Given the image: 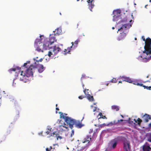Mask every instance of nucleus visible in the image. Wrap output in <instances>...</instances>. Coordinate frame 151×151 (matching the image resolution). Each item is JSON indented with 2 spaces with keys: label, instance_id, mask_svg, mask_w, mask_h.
<instances>
[{
  "label": "nucleus",
  "instance_id": "nucleus-28",
  "mask_svg": "<svg viewBox=\"0 0 151 151\" xmlns=\"http://www.w3.org/2000/svg\"><path fill=\"white\" fill-rule=\"evenodd\" d=\"M127 77H125V76H122V77H121V78L122 81H126V80Z\"/></svg>",
  "mask_w": 151,
  "mask_h": 151
},
{
  "label": "nucleus",
  "instance_id": "nucleus-20",
  "mask_svg": "<svg viewBox=\"0 0 151 151\" xmlns=\"http://www.w3.org/2000/svg\"><path fill=\"white\" fill-rule=\"evenodd\" d=\"M100 116V117L98 118V119H99L101 118H102L103 119H107V118L105 116H103L102 115V113L101 112H100L99 113L98 116Z\"/></svg>",
  "mask_w": 151,
  "mask_h": 151
},
{
  "label": "nucleus",
  "instance_id": "nucleus-60",
  "mask_svg": "<svg viewBox=\"0 0 151 151\" xmlns=\"http://www.w3.org/2000/svg\"><path fill=\"white\" fill-rule=\"evenodd\" d=\"M109 83H108L106 84V86H108Z\"/></svg>",
  "mask_w": 151,
  "mask_h": 151
},
{
  "label": "nucleus",
  "instance_id": "nucleus-15",
  "mask_svg": "<svg viewBox=\"0 0 151 151\" xmlns=\"http://www.w3.org/2000/svg\"><path fill=\"white\" fill-rule=\"evenodd\" d=\"M93 0H88L87 1V2L88 3V8L91 11H92V9L94 6V5L92 4L93 1Z\"/></svg>",
  "mask_w": 151,
  "mask_h": 151
},
{
  "label": "nucleus",
  "instance_id": "nucleus-53",
  "mask_svg": "<svg viewBox=\"0 0 151 151\" xmlns=\"http://www.w3.org/2000/svg\"><path fill=\"white\" fill-rule=\"evenodd\" d=\"M148 86H146L145 88L147 90Z\"/></svg>",
  "mask_w": 151,
  "mask_h": 151
},
{
  "label": "nucleus",
  "instance_id": "nucleus-2",
  "mask_svg": "<svg viewBox=\"0 0 151 151\" xmlns=\"http://www.w3.org/2000/svg\"><path fill=\"white\" fill-rule=\"evenodd\" d=\"M56 41L57 40L54 36H52V35H50L49 37V40L47 41L44 42L43 45L42 49H40L39 47H37V51L39 52H43L44 50H49V45H51Z\"/></svg>",
  "mask_w": 151,
  "mask_h": 151
},
{
  "label": "nucleus",
  "instance_id": "nucleus-56",
  "mask_svg": "<svg viewBox=\"0 0 151 151\" xmlns=\"http://www.w3.org/2000/svg\"><path fill=\"white\" fill-rule=\"evenodd\" d=\"M144 58L145 59H147V58Z\"/></svg>",
  "mask_w": 151,
  "mask_h": 151
},
{
  "label": "nucleus",
  "instance_id": "nucleus-24",
  "mask_svg": "<svg viewBox=\"0 0 151 151\" xmlns=\"http://www.w3.org/2000/svg\"><path fill=\"white\" fill-rule=\"evenodd\" d=\"M126 82H127L129 83H132L133 82V81L131 78H129V77H127Z\"/></svg>",
  "mask_w": 151,
  "mask_h": 151
},
{
  "label": "nucleus",
  "instance_id": "nucleus-45",
  "mask_svg": "<svg viewBox=\"0 0 151 151\" xmlns=\"http://www.w3.org/2000/svg\"><path fill=\"white\" fill-rule=\"evenodd\" d=\"M147 90H151V86H148Z\"/></svg>",
  "mask_w": 151,
  "mask_h": 151
},
{
  "label": "nucleus",
  "instance_id": "nucleus-23",
  "mask_svg": "<svg viewBox=\"0 0 151 151\" xmlns=\"http://www.w3.org/2000/svg\"><path fill=\"white\" fill-rule=\"evenodd\" d=\"M132 83H133L134 84L139 86H142V84L139 83L137 81H133V82Z\"/></svg>",
  "mask_w": 151,
  "mask_h": 151
},
{
  "label": "nucleus",
  "instance_id": "nucleus-43",
  "mask_svg": "<svg viewBox=\"0 0 151 151\" xmlns=\"http://www.w3.org/2000/svg\"><path fill=\"white\" fill-rule=\"evenodd\" d=\"M151 59V56H150L147 59V61Z\"/></svg>",
  "mask_w": 151,
  "mask_h": 151
},
{
  "label": "nucleus",
  "instance_id": "nucleus-35",
  "mask_svg": "<svg viewBox=\"0 0 151 151\" xmlns=\"http://www.w3.org/2000/svg\"><path fill=\"white\" fill-rule=\"evenodd\" d=\"M80 40H76L74 42V44L76 45V46L77 45L78 43L79 42Z\"/></svg>",
  "mask_w": 151,
  "mask_h": 151
},
{
  "label": "nucleus",
  "instance_id": "nucleus-50",
  "mask_svg": "<svg viewBox=\"0 0 151 151\" xmlns=\"http://www.w3.org/2000/svg\"><path fill=\"white\" fill-rule=\"evenodd\" d=\"M56 110L58 111L59 110V109L58 108L56 107Z\"/></svg>",
  "mask_w": 151,
  "mask_h": 151
},
{
  "label": "nucleus",
  "instance_id": "nucleus-36",
  "mask_svg": "<svg viewBox=\"0 0 151 151\" xmlns=\"http://www.w3.org/2000/svg\"><path fill=\"white\" fill-rule=\"evenodd\" d=\"M74 135V130H72L71 131V134L70 137H72Z\"/></svg>",
  "mask_w": 151,
  "mask_h": 151
},
{
  "label": "nucleus",
  "instance_id": "nucleus-63",
  "mask_svg": "<svg viewBox=\"0 0 151 151\" xmlns=\"http://www.w3.org/2000/svg\"><path fill=\"white\" fill-rule=\"evenodd\" d=\"M150 2H151V0H150Z\"/></svg>",
  "mask_w": 151,
  "mask_h": 151
},
{
  "label": "nucleus",
  "instance_id": "nucleus-58",
  "mask_svg": "<svg viewBox=\"0 0 151 151\" xmlns=\"http://www.w3.org/2000/svg\"><path fill=\"white\" fill-rule=\"evenodd\" d=\"M57 106H58L57 104H56V107H57Z\"/></svg>",
  "mask_w": 151,
  "mask_h": 151
},
{
  "label": "nucleus",
  "instance_id": "nucleus-16",
  "mask_svg": "<svg viewBox=\"0 0 151 151\" xmlns=\"http://www.w3.org/2000/svg\"><path fill=\"white\" fill-rule=\"evenodd\" d=\"M118 141L116 139H114L111 140L110 142V144L111 145L112 147L115 148L117 144Z\"/></svg>",
  "mask_w": 151,
  "mask_h": 151
},
{
  "label": "nucleus",
  "instance_id": "nucleus-46",
  "mask_svg": "<svg viewBox=\"0 0 151 151\" xmlns=\"http://www.w3.org/2000/svg\"><path fill=\"white\" fill-rule=\"evenodd\" d=\"M142 86L145 89V88H146V86H145V85H144L143 84H142V86Z\"/></svg>",
  "mask_w": 151,
  "mask_h": 151
},
{
  "label": "nucleus",
  "instance_id": "nucleus-33",
  "mask_svg": "<svg viewBox=\"0 0 151 151\" xmlns=\"http://www.w3.org/2000/svg\"><path fill=\"white\" fill-rule=\"evenodd\" d=\"M55 133H56V132H54L53 133L50 134H49V137H50L51 136H54L55 134Z\"/></svg>",
  "mask_w": 151,
  "mask_h": 151
},
{
  "label": "nucleus",
  "instance_id": "nucleus-21",
  "mask_svg": "<svg viewBox=\"0 0 151 151\" xmlns=\"http://www.w3.org/2000/svg\"><path fill=\"white\" fill-rule=\"evenodd\" d=\"M134 120L136 123H137V122L138 124L139 125H140L141 122H142V120L141 119L139 118H138L137 120H136L135 119H134Z\"/></svg>",
  "mask_w": 151,
  "mask_h": 151
},
{
  "label": "nucleus",
  "instance_id": "nucleus-1",
  "mask_svg": "<svg viewBox=\"0 0 151 151\" xmlns=\"http://www.w3.org/2000/svg\"><path fill=\"white\" fill-rule=\"evenodd\" d=\"M58 113L60 114L61 117H62L65 119V122L68 125H69L71 129L73 128V125L78 128H81L83 126V125L79 121L72 119L68 116H65L63 114L62 112H59Z\"/></svg>",
  "mask_w": 151,
  "mask_h": 151
},
{
  "label": "nucleus",
  "instance_id": "nucleus-30",
  "mask_svg": "<svg viewBox=\"0 0 151 151\" xmlns=\"http://www.w3.org/2000/svg\"><path fill=\"white\" fill-rule=\"evenodd\" d=\"M52 128H49L48 129V130L46 132V133L47 134H49L50 132L51 131Z\"/></svg>",
  "mask_w": 151,
  "mask_h": 151
},
{
  "label": "nucleus",
  "instance_id": "nucleus-17",
  "mask_svg": "<svg viewBox=\"0 0 151 151\" xmlns=\"http://www.w3.org/2000/svg\"><path fill=\"white\" fill-rule=\"evenodd\" d=\"M142 149L143 151H150L151 148L148 145H144L143 146Z\"/></svg>",
  "mask_w": 151,
  "mask_h": 151
},
{
  "label": "nucleus",
  "instance_id": "nucleus-19",
  "mask_svg": "<svg viewBox=\"0 0 151 151\" xmlns=\"http://www.w3.org/2000/svg\"><path fill=\"white\" fill-rule=\"evenodd\" d=\"M72 46H70V47L68 48L67 49H64V54L65 55L67 53H68L70 52L71 48H72V46L73 45V43L72 42Z\"/></svg>",
  "mask_w": 151,
  "mask_h": 151
},
{
  "label": "nucleus",
  "instance_id": "nucleus-49",
  "mask_svg": "<svg viewBox=\"0 0 151 151\" xmlns=\"http://www.w3.org/2000/svg\"><path fill=\"white\" fill-rule=\"evenodd\" d=\"M15 84H16V83H14V80L13 81V86H14Z\"/></svg>",
  "mask_w": 151,
  "mask_h": 151
},
{
  "label": "nucleus",
  "instance_id": "nucleus-62",
  "mask_svg": "<svg viewBox=\"0 0 151 151\" xmlns=\"http://www.w3.org/2000/svg\"><path fill=\"white\" fill-rule=\"evenodd\" d=\"M60 15H61V13H60Z\"/></svg>",
  "mask_w": 151,
  "mask_h": 151
},
{
  "label": "nucleus",
  "instance_id": "nucleus-25",
  "mask_svg": "<svg viewBox=\"0 0 151 151\" xmlns=\"http://www.w3.org/2000/svg\"><path fill=\"white\" fill-rule=\"evenodd\" d=\"M96 136H97V135H96V132H94L93 134V136L92 138H91L92 139V140L95 139L96 137Z\"/></svg>",
  "mask_w": 151,
  "mask_h": 151
},
{
  "label": "nucleus",
  "instance_id": "nucleus-26",
  "mask_svg": "<svg viewBox=\"0 0 151 151\" xmlns=\"http://www.w3.org/2000/svg\"><path fill=\"white\" fill-rule=\"evenodd\" d=\"M110 82L111 83H116L117 82V81L116 78H113Z\"/></svg>",
  "mask_w": 151,
  "mask_h": 151
},
{
  "label": "nucleus",
  "instance_id": "nucleus-31",
  "mask_svg": "<svg viewBox=\"0 0 151 151\" xmlns=\"http://www.w3.org/2000/svg\"><path fill=\"white\" fill-rule=\"evenodd\" d=\"M58 135V134H55V137H57V140H58V139H62V137L60 136H57V135Z\"/></svg>",
  "mask_w": 151,
  "mask_h": 151
},
{
  "label": "nucleus",
  "instance_id": "nucleus-13",
  "mask_svg": "<svg viewBox=\"0 0 151 151\" xmlns=\"http://www.w3.org/2000/svg\"><path fill=\"white\" fill-rule=\"evenodd\" d=\"M92 139L91 138V136L90 135H87L86 138L84 139L82 141L83 143L87 142L89 143L90 142V141H92Z\"/></svg>",
  "mask_w": 151,
  "mask_h": 151
},
{
  "label": "nucleus",
  "instance_id": "nucleus-3",
  "mask_svg": "<svg viewBox=\"0 0 151 151\" xmlns=\"http://www.w3.org/2000/svg\"><path fill=\"white\" fill-rule=\"evenodd\" d=\"M131 27V25L129 24H125L122 26L118 29L117 32L118 31H120V34L118 37L117 40L118 41H120L124 39L126 37L127 34L125 32V31L127 29H129Z\"/></svg>",
  "mask_w": 151,
  "mask_h": 151
},
{
  "label": "nucleus",
  "instance_id": "nucleus-41",
  "mask_svg": "<svg viewBox=\"0 0 151 151\" xmlns=\"http://www.w3.org/2000/svg\"><path fill=\"white\" fill-rule=\"evenodd\" d=\"M85 77V75H82V76L81 78V80H82V79L83 78H84Z\"/></svg>",
  "mask_w": 151,
  "mask_h": 151
},
{
  "label": "nucleus",
  "instance_id": "nucleus-51",
  "mask_svg": "<svg viewBox=\"0 0 151 151\" xmlns=\"http://www.w3.org/2000/svg\"><path fill=\"white\" fill-rule=\"evenodd\" d=\"M86 92L87 93H88V91H89V90L88 89H86Z\"/></svg>",
  "mask_w": 151,
  "mask_h": 151
},
{
  "label": "nucleus",
  "instance_id": "nucleus-55",
  "mask_svg": "<svg viewBox=\"0 0 151 151\" xmlns=\"http://www.w3.org/2000/svg\"><path fill=\"white\" fill-rule=\"evenodd\" d=\"M112 29H114V27H113L112 28Z\"/></svg>",
  "mask_w": 151,
  "mask_h": 151
},
{
  "label": "nucleus",
  "instance_id": "nucleus-18",
  "mask_svg": "<svg viewBox=\"0 0 151 151\" xmlns=\"http://www.w3.org/2000/svg\"><path fill=\"white\" fill-rule=\"evenodd\" d=\"M20 69V68L19 67H17L16 68H10L8 70V71L9 73H12V71H15L17 70H19Z\"/></svg>",
  "mask_w": 151,
  "mask_h": 151
},
{
  "label": "nucleus",
  "instance_id": "nucleus-59",
  "mask_svg": "<svg viewBox=\"0 0 151 151\" xmlns=\"http://www.w3.org/2000/svg\"><path fill=\"white\" fill-rule=\"evenodd\" d=\"M56 114H57V113H58V112H57V111H56Z\"/></svg>",
  "mask_w": 151,
  "mask_h": 151
},
{
  "label": "nucleus",
  "instance_id": "nucleus-37",
  "mask_svg": "<svg viewBox=\"0 0 151 151\" xmlns=\"http://www.w3.org/2000/svg\"><path fill=\"white\" fill-rule=\"evenodd\" d=\"M43 60L42 58H41L40 59H39V60H36V62H37V63L39 62H41Z\"/></svg>",
  "mask_w": 151,
  "mask_h": 151
},
{
  "label": "nucleus",
  "instance_id": "nucleus-4",
  "mask_svg": "<svg viewBox=\"0 0 151 151\" xmlns=\"http://www.w3.org/2000/svg\"><path fill=\"white\" fill-rule=\"evenodd\" d=\"M143 53L147 55L151 54V39L149 37L146 39Z\"/></svg>",
  "mask_w": 151,
  "mask_h": 151
},
{
  "label": "nucleus",
  "instance_id": "nucleus-7",
  "mask_svg": "<svg viewBox=\"0 0 151 151\" xmlns=\"http://www.w3.org/2000/svg\"><path fill=\"white\" fill-rule=\"evenodd\" d=\"M121 12V10L119 9L115 10L113 11V14H114L113 16V21H115L116 19L119 17Z\"/></svg>",
  "mask_w": 151,
  "mask_h": 151
},
{
  "label": "nucleus",
  "instance_id": "nucleus-57",
  "mask_svg": "<svg viewBox=\"0 0 151 151\" xmlns=\"http://www.w3.org/2000/svg\"><path fill=\"white\" fill-rule=\"evenodd\" d=\"M121 116H122V117H123V115H121Z\"/></svg>",
  "mask_w": 151,
  "mask_h": 151
},
{
  "label": "nucleus",
  "instance_id": "nucleus-44",
  "mask_svg": "<svg viewBox=\"0 0 151 151\" xmlns=\"http://www.w3.org/2000/svg\"><path fill=\"white\" fill-rule=\"evenodd\" d=\"M123 120L122 119H120L119 120H118V122H123Z\"/></svg>",
  "mask_w": 151,
  "mask_h": 151
},
{
  "label": "nucleus",
  "instance_id": "nucleus-42",
  "mask_svg": "<svg viewBox=\"0 0 151 151\" xmlns=\"http://www.w3.org/2000/svg\"><path fill=\"white\" fill-rule=\"evenodd\" d=\"M82 86L83 88V90H84V89H85L84 88V84L83 83H82Z\"/></svg>",
  "mask_w": 151,
  "mask_h": 151
},
{
  "label": "nucleus",
  "instance_id": "nucleus-6",
  "mask_svg": "<svg viewBox=\"0 0 151 151\" xmlns=\"http://www.w3.org/2000/svg\"><path fill=\"white\" fill-rule=\"evenodd\" d=\"M123 144V149L125 151L130 150L131 148L130 143L126 139L124 138L122 139Z\"/></svg>",
  "mask_w": 151,
  "mask_h": 151
},
{
  "label": "nucleus",
  "instance_id": "nucleus-9",
  "mask_svg": "<svg viewBox=\"0 0 151 151\" xmlns=\"http://www.w3.org/2000/svg\"><path fill=\"white\" fill-rule=\"evenodd\" d=\"M34 66L36 68L35 70H37L40 73H42L44 70V67L42 65L37 64Z\"/></svg>",
  "mask_w": 151,
  "mask_h": 151
},
{
  "label": "nucleus",
  "instance_id": "nucleus-10",
  "mask_svg": "<svg viewBox=\"0 0 151 151\" xmlns=\"http://www.w3.org/2000/svg\"><path fill=\"white\" fill-rule=\"evenodd\" d=\"M65 124L64 125H59L58 127V129L60 132L64 131L68 129V127L65 126Z\"/></svg>",
  "mask_w": 151,
  "mask_h": 151
},
{
  "label": "nucleus",
  "instance_id": "nucleus-5",
  "mask_svg": "<svg viewBox=\"0 0 151 151\" xmlns=\"http://www.w3.org/2000/svg\"><path fill=\"white\" fill-rule=\"evenodd\" d=\"M35 69L36 68L34 65H31L26 70L25 73H23V71H21L20 75L24 76H26L27 77L32 76L33 73L35 72Z\"/></svg>",
  "mask_w": 151,
  "mask_h": 151
},
{
  "label": "nucleus",
  "instance_id": "nucleus-48",
  "mask_svg": "<svg viewBox=\"0 0 151 151\" xmlns=\"http://www.w3.org/2000/svg\"><path fill=\"white\" fill-rule=\"evenodd\" d=\"M96 107H95V109L93 110V112L95 111L96 110Z\"/></svg>",
  "mask_w": 151,
  "mask_h": 151
},
{
  "label": "nucleus",
  "instance_id": "nucleus-38",
  "mask_svg": "<svg viewBox=\"0 0 151 151\" xmlns=\"http://www.w3.org/2000/svg\"><path fill=\"white\" fill-rule=\"evenodd\" d=\"M84 98V97H83L82 96H78L79 99H82Z\"/></svg>",
  "mask_w": 151,
  "mask_h": 151
},
{
  "label": "nucleus",
  "instance_id": "nucleus-39",
  "mask_svg": "<svg viewBox=\"0 0 151 151\" xmlns=\"http://www.w3.org/2000/svg\"><path fill=\"white\" fill-rule=\"evenodd\" d=\"M142 38L143 40L144 41H146V39H145V38L144 37V36H142Z\"/></svg>",
  "mask_w": 151,
  "mask_h": 151
},
{
  "label": "nucleus",
  "instance_id": "nucleus-12",
  "mask_svg": "<svg viewBox=\"0 0 151 151\" xmlns=\"http://www.w3.org/2000/svg\"><path fill=\"white\" fill-rule=\"evenodd\" d=\"M83 92L86 96H87V99L90 101H94V98L93 96H91L90 94H88V93H87L86 92V90L84 89Z\"/></svg>",
  "mask_w": 151,
  "mask_h": 151
},
{
  "label": "nucleus",
  "instance_id": "nucleus-32",
  "mask_svg": "<svg viewBox=\"0 0 151 151\" xmlns=\"http://www.w3.org/2000/svg\"><path fill=\"white\" fill-rule=\"evenodd\" d=\"M52 146H50V148H47L46 149V151H50L52 149Z\"/></svg>",
  "mask_w": 151,
  "mask_h": 151
},
{
  "label": "nucleus",
  "instance_id": "nucleus-52",
  "mask_svg": "<svg viewBox=\"0 0 151 151\" xmlns=\"http://www.w3.org/2000/svg\"><path fill=\"white\" fill-rule=\"evenodd\" d=\"M148 141L150 142H151V138H150V139H149Z\"/></svg>",
  "mask_w": 151,
  "mask_h": 151
},
{
  "label": "nucleus",
  "instance_id": "nucleus-27",
  "mask_svg": "<svg viewBox=\"0 0 151 151\" xmlns=\"http://www.w3.org/2000/svg\"><path fill=\"white\" fill-rule=\"evenodd\" d=\"M106 125V124L105 123L103 124H100V125H99L98 126V127L99 128H102V127H104Z\"/></svg>",
  "mask_w": 151,
  "mask_h": 151
},
{
  "label": "nucleus",
  "instance_id": "nucleus-40",
  "mask_svg": "<svg viewBox=\"0 0 151 151\" xmlns=\"http://www.w3.org/2000/svg\"><path fill=\"white\" fill-rule=\"evenodd\" d=\"M58 30H59V29H57L56 30V31H57V32H56V34H57V35H59L60 34L59 33H58Z\"/></svg>",
  "mask_w": 151,
  "mask_h": 151
},
{
  "label": "nucleus",
  "instance_id": "nucleus-11",
  "mask_svg": "<svg viewBox=\"0 0 151 151\" xmlns=\"http://www.w3.org/2000/svg\"><path fill=\"white\" fill-rule=\"evenodd\" d=\"M43 36L42 35H40V39H38L37 38L36 39V40H35V46L36 48V50H37V47H39L41 49V48H40V46H37V44H40L41 43V41L42 40V39L41 38L42 37H43Z\"/></svg>",
  "mask_w": 151,
  "mask_h": 151
},
{
  "label": "nucleus",
  "instance_id": "nucleus-14",
  "mask_svg": "<svg viewBox=\"0 0 151 151\" xmlns=\"http://www.w3.org/2000/svg\"><path fill=\"white\" fill-rule=\"evenodd\" d=\"M143 120L145 122H147L149 121V119H151V116L145 114L143 116Z\"/></svg>",
  "mask_w": 151,
  "mask_h": 151
},
{
  "label": "nucleus",
  "instance_id": "nucleus-29",
  "mask_svg": "<svg viewBox=\"0 0 151 151\" xmlns=\"http://www.w3.org/2000/svg\"><path fill=\"white\" fill-rule=\"evenodd\" d=\"M52 55H53V53H52L51 51H49L48 53V55L49 57H50Z\"/></svg>",
  "mask_w": 151,
  "mask_h": 151
},
{
  "label": "nucleus",
  "instance_id": "nucleus-61",
  "mask_svg": "<svg viewBox=\"0 0 151 151\" xmlns=\"http://www.w3.org/2000/svg\"><path fill=\"white\" fill-rule=\"evenodd\" d=\"M147 5H146L145 6V7L146 8V6H147Z\"/></svg>",
  "mask_w": 151,
  "mask_h": 151
},
{
  "label": "nucleus",
  "instance_id": "nucleus-22",
  "mask_svg": "<svg viewBox=\"0 0 151 151\" xmlns=\"http://www.w3.org/2000/svg\"><path fill=\"white\" fill-rule=\"evenodd\" d=\"M111 108L112 109L115 110L116 111H118L119 110L118 106L116 105L112 106Z\"/></svg>",
  "mask_w": 151,
  "mask_h": 151
},
{
  "label": "nucleus",
  "instance_id": "nucleus-64",
  "mask_svg": "<svg viewBox=\"0 0 151 151\" xmlns=\"http://www.w3.org/2000/svg\"><path fill=\"white\" fill-rule=\"evenodd\" d=\"M105 151H108L107 150H105Z\"/></svg>",
  "mask_w": 151,
  "mask_h": 151
},
{
  "label": "nucleus",
  "instance_id": "nucleus-8",
  "mask_svg": "<svg viewBox=\"0 0 151 151\" xmlns=\"http://www.w3.org/2000/svg\"><path fill=\"white\" fill-rule=\"evenodd\" d=\"M61 50V49L58 46L55 45L53 47L52 52L53 53V55H55L58 53Z\"/></svg>",
  "mask_w": 151,
  "mask_h": 151
},
{
  "label": "nucleus",
  "instance_id": "nucleus-54",
  "mask_svg": "<svg viewBox=\"0 0 151 151\" xmlns=\"http://www.w3.org/2000/svg\"><path fill=\"white\" fill-rule=\"evenodd\" d=\"M119 83H122V81H119Z\"/></svg>",
  "mask_w": 151,
  "mask_h": 151
},
{
  "label": "nucleus",
  "instance_id": "nucleus-34",
  "mask_svg": "<svg viewBox=\"0 0 151 151\" xmlns=\"http://www.w3.org/2000/svg\"><path fill=\"white\" fill-rule=\"evenodd\" d=\"M30 62L29 61H27V62L26 63H25L23 65V66L25 67H26V68H27L26 66L27 63H29Z\"/></svg>",
  "mask_w": 151,
  "mask_h": 151
},
{
  "label": "nucleus",
  "instance_id": "nucleus-47",
  "mask_svg": "<svg viewBox=\"0 0 151 151\" xmlns=\"http://www.w3.org/2000/svg\"><path fill=\"white\" fill-rule=\"evenodd\" d=\"M148 126L149 127H151V122L149 124Z\"/></svg>",
  "mask_w": 151,
  "mask_h": 151
}]
</instances>
